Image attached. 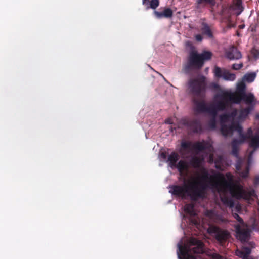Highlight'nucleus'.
Here are the masks:
<instances>
[{
    "label": "nucleus",
    "instance_id": "nucleus-1",
    "mask_svg": "<svg viewBox=\"0 0 259 259\" xmlns=\"http://www.w3.org/2000/svg\"><path fill=\"white\" fill-rule=\"evenodd\" d=\"M178 159V154L173 152L169 155L167 160L171 168H177L180 179L183 182L182 186L169 187V192L172 195L182 198L190 197L191 199L196 200L204 197L205 190L209 188L217 191L223 203L230 208L234 205L232 197L243 199L250 203L257 197L253 188L244 189L229 173L225 175L218 172L209 174L201 167L200 159L193 158L191 164L197 168L193 174L190 173L189 165L185 161L181 160L177 165Z\"/></svg>",
    "mask_w": 259,
    "mask_h": 259
},
{
    "label": "nucleus",
    "instance_id": "nucleus-2",
    "mask_svg": "<svg viewBox=\"0 0 259 259\" xmlns=\"http://www.w3.org/2000/svg\"><path fill=\"white\" fill-rule=\"evenodd\" d=\"M243 101L248 106L239 111L234 110L231 114H224L220 116L222 126L221 130H242L241 123L246 118L253 110L256 103V100L252 93L244 94L240 97V102Z\"/></svg>",
    "mask_w": 259,
    "mask_h": 259
},
{
    "label": "nucleus",
    "instance_id": "nucleus-3",
    "mask_svg": "<svg viewBox=\"0 0 259 259\" xmlns=\"http://www.w3.org/2000/svg\"><path fill=\"white\" fill-rule=\"evenodd\" d=\"M206 219L201 220L198 218H190V221L198 228L201 226L205 228L204 226L207 223L209 227L207 228V232L214 236L220 242L226 241L230 236L229 233L224 230L219 229L215 226L210 225V223H218L223 221L221 215L218 214L214 210L206 211L205 212Z\"/></svg>",
    "mask_w": 259,
    "mask_h": 259
},
{
    "label": "nucleus",
    "instance_id": "nucleus-4",
    "mask_svg": "<svg viewBox=\"0 0 259 259\" xmlns=\"http://www.w3.org/2000/svg\"><path fill=\"white\" fill-rule=\"evenodd\" d=\"M222 134L227 137L228 135H236L238 137L233 140L232 145L234 147L232 153L237 156L235 147L245 141L248 142L250 145L255 148L259 147V131H221Z\"/></svg>",
    "mask_w": 259,
    "mask_h": 259
},
{
    "label": "nucleus",
    "instance_id": "nucleus-5",
    "mask_svg": "<svg viewBox=\"0 0 259 259\" xmlns=\"http://www.w3.org/2000/svg\"><path fill=\"white\" fill-rule=\"evenodd\" d=\"M177 253L179 259H196L193 253H202L204 252L202 242L195 238H191L188 242L184 243L181 240L177 244Z\"/></svg>",
    "mask_w": 259,
    "mask_h": 259
},
{
    "label": "nucleus",
    "instance_id": "nucleus-6",
    "mask_svg": "<svg viewBox=\"0 0 259 259\" xmlns=\"http://www.w3.org/2000/svg\"><path fill=\"white\" fill-rule=\"evenodd\" d=\"M194 110L197 113H208L212 116V127H214L215 117L219 111L225 110V103L220 98L214 96L213 103L207 105L203 100H194Z\"/></svg>",
    "mask_w": 259,
    "mask_h": 259
},
{
    "label": "nucleus",
    "instance_id": "nucleus-7",
    "mask_svg": "<svg viewBox=\"0 0 259 259\" xmlns=\"http://www.w3.org/2000/svg\"><path fill=\"white\" fill-rule=\"evenodd\" d=\"M246 85L243 80L237 84L236 91L231 92L221 90L217 94L216 97L221 98L225 103L226 108L230 103L239 104L240 103V97L245 94Z\"/></svg>",
    "mask_w": 259,
    "mask_h": 259
},
{
    "label": "nucleus",
    "instance_id": "nucleus-8",
    "mask_svg": "<svg viewBox=\"0 0 259 259\" xmlns=\"http://www.w3.org/2000/svg\"><path fill=\"white\" fill-rule=\"evenodd\" d=\"M203 150H205L210 153L208 158L210 162H213V161L216 162L213 159V154L211 153L213 151V148L208 142H202L192 143L190 142H182L180 152L181 155H184L186 152H200Z\"/></svg>",
    "mask_w": 259,
    "mask_h": 259
},
{
    "label": "nucleus",
    "instance_id": "nucleus-9",
    "mask_svg": "<svg viewBox=\"0 0 259 259\" xmlns=\"http://www.w3.org/2000/svg\"><path fill=\"white\" fill-rule=\"evenodd\" d=\"M234 217L238 221L235 225L236 237L241 242H244L249 239L250 230L248 225L245 224L242 219L236 213L233 214Z\"/></svg>",
    "mask_w": 259,
    "mask_h": 259
},
{
    "label": "nucleus",
    "instance_id": "nucleus-10",
    "mask_svg": "<svg viewBox=\"0 0 259 259\" xmlns=\"http://www.w3.org/2000/svg\"><path fill=\"white\" fill-rule=\"evenodd\" d=\"M211 55V53L209 51H204L201 54L191 52L188 60V67L195 68L201 67L203 64V61L210 59Z\"/></svg>",
    "mask_w": 259,
    "mask_h": 259
},
{
    "label": "nucleus",
    "instance_id": "nucleus-11",
    "mask_svg": "<svg viewBox=\"0 0 259 259\" xmlns=\"http://www.w3.org/2000/svg\"><path fill=\"white\" fill-rule=\"evenodd\" d=\"M204 81L205 78L202 76L190 78L188 82V88L192 93L198 95L204 87Z\"/></svg>",
    "mask_w": 259,
    "mask_h": 259
},
{
    "label": "nucleus",
    "instance_id": "nucleus-12",
    "mask_svg": "<svg viewBox=\"0 0 259 259\" xmlns=\"http://www.w3.org/2000/svg\"><path fill=\"white\" fill-rule=\"evenodd\" d=\"M181 128H188L191 130H201V123L199 119L183 118L180 122Z\"/></svg>",
    "mask_w": 259,
    "mask_h": 259
},
{
    "label": "nucleus",
    "instance_id": "nucleus-13",
    "mask_svg": "<svg viewBox=\"0 0 259 259\" xmlns=\"http://www.w3.org/2000/svg\"><path fill=\"white\" fill-rule=\"evenodd\" d=\"M215 75L218 77H222L227 81H234L236 78V75L234 73H230L228 71L222 70L220 68L215 67L214 70Z\"/></svg>",
    "mask_w": 259,
    "mask_h": 259
},
{
    "label": "nucleus",
    "instance_id": "nucleus-14",
    "mask_svg": "<svg viewBox=\"0 0 259 259\" xmlns=\"http://www.w3.org/2000/svg\"><path fill=\"white\" fill-rule=\"evenodd\" d=\"M226 56L230 60H238L242 57L240 52L234 47H231L226 52Z\"/></svg>",
    "mask_w": 259,
    "mask_h": 259
},
{
    "label": "nucleus",
    "instance_id": "nucleus-15",
    "mask_svg": "<svg viewBox=\"0 0 259 259\" xmlns=\"http://www.w3.org/2000/svg\"><path fill=\"white\" fill-rule=\"evenodd\" d=\"M155 16L158 19H161L162 18H170L172 17L173 12L170 8H165L161 12H158L155 11L154 12Z\"/></svg>",
    "mask_w": 259,
    "mask_h": 259
},
{
    "label": "nucleus",
    "instance_id": "nucleus-16",
    "mask_svg": "<svg viewBox=\"0 0 259 259\" xmlns=\"http://www.w3.org/2000/svg\"><path fill=\"white\" fill-rule=\"evenodd\" d=\"M250 249L246 247H243L240 250H237L236 252V255L242 259H253L250 255Z\"/></svg>",
    "mask_w": 259,
    "mask_h": 259
},
{
    "label": "nucleus",
    "instance_id": "nucleus-17",
    "mask_svg": "<svg viewBox=\"0 0 259 259\" xmlns=\"http://www.w3.org/2000/svg\"><path fill=\"white\" fill-rule=\"evenodd\" d=\"M254 152V150L251 151L250 152L248 158V161H247V164L245 167V170L244 171L239 172V175L242 178H245L248 176L250 166L251 165V164L253 163V159H252V154Z\"/></svg>",
    "mask_w": 259,
    "mask_h": 259
},
{
    "label": "nucleus",
    "instance_id": "nucleus-18",
    "mask_svg": "<svg viewBox=\"0 0 259 259\" xmlns=\"http://www.w3.org/2000/svg\"><path fill=\"white\" fill-rule=\"evenodd\" d=\"M184 210L185 213L189 214L191 217H194L197 214L196 210L192 204L186 205Z\"/></svg>",
    "mask_w": 259,
    "mask_h": 259
},
{
    "label": "nucleus",
    "instance_id": "nucleus-19",
    "mask_svg": "<svg viewBox=\"0 0 259 259\" xmlns=\"http://www.w3.org/2000/svg\"><path fill=\"white\" fill-rule=\"evenodd\" d=\"M256 76L255 72L248 73L244 75L242 80L247 82H252L254 80Z\"/></svg>",
    "mask_w": 259,
    "mask_h": 259
},
{
    "label": "nucleus",
    "instance_id": "nucleus-20",
    "mask_svg": "<svg viewBox=\"0 0 259 259\" xmlns=\"http://www.w3.org/2000/svg\"><path fill=\"white\" fill-rule=\"evenodd\" d=\"M202 33L207 35L208 37L211 38L212 37V34L209 27L205 23H203L202 27L201 28Z\"/></svg>",
    "mask_w": 259,
    "mask_h": 259
},
{
    "label": "nucleus",
    "instance_id": "nucleus-21",
    "mask_svg": "<svg viewBox=\"0 0 259 259\" xmlns=\"http://www.w3.org/2000/svg\"><path fill=\"white\" fill-rule=\"evenodd\" d=\"M233 9L235 10L237 15H239L242 12L243 8L242 6V2L240 0H237L235 5L233 7Z\"/></svg>",
    "mask_w": 259,
    "mask_h": 259
},
{
    "label": "nucleus",
    "instance_id": "nucleus-22",
    "mask_svg": "<svg viewBox=\"0 0 259 259\" xmlns=\"http://www.w3.org/2000/svg\"><path fill=\"white\" fill-rule=\"evenodd\" d=\"M208 256H210L212 259H224L222 256L219 255L218 254L211 251H209L207 252Z\"/></svg>",
    "mask_w": 259,
    "mask_h": 259
},
{
    "label": "nucleus",
    "instance_id": "nucleus-23",
    "mask_svg": "<svg viewBox=\"0 0 259 259\" xmlns=\"http://www.w3.org/2000/svg\"><path fill=\"white\" fill-rule=\"evenodd\" d=\"M150 8L155 9L159 5L158 0H152L150 3Z\"/></svg>",
    "mask_w": 259,
    "mask_h": 259
},
{
    "label": "nucleus",
    "instance_id": "nucleus-24",
    "mask_svg": "<svg viewBox=\"0 0 259 259\" xmlns=\"http://www.w3.org/2000/svg\"><path fill=\"white\" fill-rule=\"evenodd\" d=\"M198 3L199 4L203 3L209 4L211 5H214V0H198Z\"/></svg>",
    "mask_w": 259,
    "mask_h": 259
},
{
    "label": "nucleus",
    "instance_id": "nucleus-25",
    "mask_svg": "<svg viewBox=\"0 0 259 259\" xmlns=\"http://www.w3.org/2000/svg\"><path fill=\"white\" fill-rule=\"evenodd\" d=\"M243 67V64L242 63H239V64H234L232 65V68L234 70H239L240 68H241Z\"/></svg>",
    "mask_w": 259,
    "mask_h": 259
},
{
    "label": "nucleus",
    "instance_id": "nucleus-26",
    "mask_svg": "<svg viewBox=\"0 0 259 259\" xmlns=\"http://www.w3.org/2000/svg\"><path fill=\"white\" fill-rule=\"evenodd\" d=\"M243 162V161L242 159H239L236 163V168L238 171H239L242 167Z\"/></svg>",
    "mask_w": 259,
    "mask_h": 259
},
{
    "label": "nucleus",
    "instance_id": "nucleus-27",
    "mask_svg": "<svg viewBox=\"0 0 259 259\" xmlns=\"http://www.w3.org/2000/svg\"><path fill=\"white\" fill-rule=\"evenodd\" d=\"M252 228L254 229H256L258 228V221L255 218H252Z\"/></svg>",
    "mask_w": 259,
    "mask_h": 259
},
{
    "label": "nucleus",
    "instance_id": "nucleus-28",
    "mask_svg": "<svg viewBox=\"0 0 259 259\" xmlns=\"http://www.w3.org/2000/svg\"><path fill=\"white\" fill-rule=\"evenodd\" d=\"M159 158L160 160H165L166 156L164 152H161L159 155Z\"/></svg>",
    "mask_w": 259,
    "mask_h": 259
},
{
    "label": "nucleus",
    "instance_id": "nucleus-29",
    "mask_svg": "<svg viewBox=\"0 0 259 259\" xmlns=\"http://www.w3.org/2000/svg\"><path fill=\"white\" fill-rule=\"evenodd\" d=\"M165 123L168 124H173V120L172 118H168L165 120Z\"/></svg>",
    "mask_w": 259,
    "mask_h": 259
},
{
    "label": "nucleus",
    "instance_id": "nucleus-30",
    "mask_svg": "<svg viewBox=\"0 0 259 259\" xmlns=\"http://www.w3.org/2000/svg\"><path fill=\"white\" fill-rule=\"evenodd\" d=\"M195 38H196V40L198 41H201L202 40V37L201 35L200 34L196 35L195 36Z\"/></svg>",
    "mask_w": 259,
    "mask_h": 259
},
{
    "label": "nucleus",
    "instance_id": "nucleus-31",
    "mask_svg": "<svg viewBox=\"0 0 259 259\" xmlns=\"http://www.w3.org/2000/svg\"><path fill=\"white\" fill-rule=\"evenodd\" d=\"M254 184L255 185H259V176L256 177L254 180Z\"/></svg>",
    "mask_w": 259,
    "mask_h": 259
},
{
    "label": "nucleus",
    "instance_id": "nucleus-32",
    "mask_svg": "<svg viewBox=\"0 0 259 259\" xmlns=\"http://www.w3.org/2000/svg\"><path fill=\"white\" fill-rule=\"evenodd\" d=\"M147 0H142V3L143 5H145L146 4V2L147 1Z\"/></svg>",
    "mask_w": 259,
    "mask_h": 259
},
{
    "label": "nucleus",
    "instance_id": "nucleus-33",
    "mask_svg": "<svg viewBox=\"0 0 259 259\" xmlns=\"http://www.w3.org/2000/svg\"><path fill=\"white\" fill-rule=\"evenodd\" d=\"M255 118L257 119H259V114H256L255 116Z\"/></svg>",
    "mask_w": 259,
    "mask_h": 259
},
{
    "label": "nucleus",
    "instance_id": "nucleus-34",
    "mask_svg": "<svg viewBox=\"0 0 259 259\" xmlns=\"http://www.w3.org/2000/svg\"><path fill=\"white\" fill-rule=\"evenodd\" d=\"M257 203H258V210L259 211V201H258Z\"/></svg>",
    "mask_w": 259,
    "mask_h": 259
}]
</instances>
